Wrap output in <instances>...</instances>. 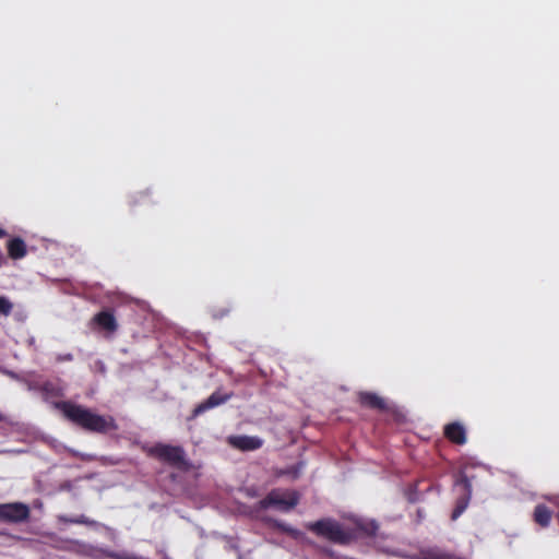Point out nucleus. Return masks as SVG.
<instances>
[{"label": "nucleus", "instance_id": "1", "mask_svg": "<svg viewBox=\"0 0 559 559\" xmlns=\"http://www.w3.org/2000/svg\"><path fill=\"white\" fill-rule=\"evenodd\" d=\"M55 407L63 417L81 429L93 433H108L119 429L116 419L111 415H99L83 405L71 401L56 402Z\"/></svg>", "mask_w": 559, "mask_h": 559}, {"label": "nucleus", "instance_id": "2", "mask_svg": "<svg viewBox=\"0 0 559 559\" xmlns=\"http://www.w3.org/2000/svg\"><path fill=\"white\" fill-rule=\"evenodd\" d=\"M307 527L317 535L334 543L345 544L350 539L349 534L343 531L342 527L332 520H321L310 523Z\"/></svg>", "mask_w": 559, "mask_h": 559}, {"label": "nucleus", "instance_id": "3", "mask_svg": "<svg viewBox=\"0 0 559 559\" xmlns=\"http://www.w3.org/2000/svg\"><path fill=\"white\" fill-rule=\"evenodd\" d=\"M299 501V493L294 490H273L261 501L263 508L277 507L282 511H290Z\"/></svg>", "mask_w": 559, "mask_h": 559}, {"label": "nucleus", "instance_id": "4", "mask_svg": "<svg viewBox=\"0 0 559 559\" xmlns=\"http://www.w3.org/2000/svg\"><path fill=\"white\" fill-rule=\"evenodd\" d=\"M357 402L364 408L377 411L380 413H383L384 409L388 408L389 404V402L384 397L370 391H359L357 393Z\"/></svg>", "mask_w": 559, "mask_h": 559}, {"label": "nucleus", "instance_id": "5", "mask_svg": "<svg viewBox=\"0 0 559 559\" xmlns=\"http://www.w3.org/2000/svg\"><path fill=\"white\" fill-rule=\"evenodd\" d=\"M228 444H230L236 450L247 452V451H255L260 449L263 444V440L259 437L254 436H229L227 438Z\"/></svg>", "mask_w": 559, "mask_h": 559}, {"label": "nucleus", "instance_id": "6", "mask_svg": "<svg viewBox=\"0 0 559 559\" xmlns=\"http://www.w3.org/2000/svg\"><path fill=\"white\" fill-rule=\"evenodd\" d=\"M233 397V393H221L219 391L213 392L205 401L198 404L192 411V416L198 417L204 412L219 406Z\"/></svg>", "mask_w": 559, "mask_h": 559}, {"label": "nucleus", "instance_id": "7", "mask_svg": "<svg viewBox=\"0 0 559 559\" xmlns=\"http://www.w3.org/2000/svg\"><path fill=\"white\" fill-rule=\"evenodd\" d=\"M443 436L448 441L456 445H463L467 442V431L460 421H452L443 427Z\"/></svg>", "mask_w": 559, "mask_h": 559}, {"label": "nucleus", "instance_id": "8", "mask_svg": "<svg viewBox=\"0 0 559 559\" xmlns=\"http://www.w3.org/2000/svg\"><path fill=\"white\" fill-rule=\"evenodd\" d=\"M29 510L23 503H9L0 506V518L13 522H20L28 516Z\"/></svg>", "mask_w": 559, "mask_h": 559}, {"label": "nucleus", "instance_id": "9", "mask_svg": "<svg viewBox=\"0 0 559 559\" xmlns=\"http://www.w3.org/2000/svg\"><path fill=\"white\" fill-rule=\"evenodd\" d=\"M29 389L38 391L46 401L63 396L62 388L53 381L35 382L29 385Z\"/></svg>", "mask_w": 559, "mask_h": 559}, {"label": "nucleus", "instance_id": "10", "mask_svg": "<svg viewBox=\"0 0 559 559\" xmlns=\"http://www.w3.org/2000/svg\"><path fill=\"white\" fill-rule=\"evenodd\" d=\"M93 322L102 330L110 333L116 332L118 329L117 320L110 310H103L96 313L93 318Z\"/></svg>", "mask_w": 559, "mask_h": 559}, {"label": "nucleus", "instance_id": "11", "mask_svg": "<svg viewBox=\"0 0 559 559\" xmlns=\"http://www.w3.org/2000/svg\"><path fill=\"white\" fill-rule=\"evenodd\" d=\"M7 248L9 257L13 260L22 259L27 253L25 241L19 237L9 240Z\"/></svg>", "mask_w": 559, "mask_h": 559}, {"label": "nucleus", "instance_id": "12", "mask_svg": "<svg viewBox=\"0 0 559 559\" xmlns=\"http://www.w3.org/2000/svg\"><path fill=\"white\" fill-rule=\"evenodd\" d=\"M382 414H384L386 421L396 424L397 426L403 425L406 421L404 413L390 403Z\"/></svg>", "mask_w": 559, "mask_h": 559}, {"label": "nucleus", "instance_id": "13", "mask_svg": "<svg viewBox=\"0 0 559 559\" xmlns=\"http://www.w3.org/2000/svg\"><path fill=\"white\" fill-rule=\"evenodd\" d=\"M534 520L540 526L546 527L551 520V512L543 504H538L534 511Z\"/></svg>", "mask_w": 559, "mask_h": 559}, {"label": "nucleus", "instance_id": "14", "mask_svg": "<svg viewBox=\"0 0 559 559\" xmlns=\"http://www.w3.org/2000/svg\"><path fill=\"white\" fill-rule=\"evenodd\" d=\"M148 454H182V450L180 447H171L168 444L158 443L152 448Z\"/></svg>", "mask_w": 559, "mask_h": 559}, {"label": "nucleus", "instance_id": "15", "mask_svg": "<svg viewBox=\"0 0 559 559\" xmlns=\"http://www.w3.org/2000/svg\"><path fill=\"white\" fill-rule=\"evenodd\" d=\"M58 521L63 522V523L85 524L88 526H97L98 525V523L96 521L90 520L88 518H86L84 515H80L76 518H68L66 515H59Z\"/></svg>", "mask_w": 559, "mask_h": 559}, {"label": "nucleus", "instance_id": "16", "mask_svg": "<svg viewBox=\"0 0 559 559\" xmlns=\"http://www.w3.org/2000/svg\"><path fill=\"white\" fill-rule=\"evenodd\" d=\"M13 310V304L5 296H0V317H9Z\"/></svg>", "mask_w": 559, "mask_h": 559}, {"label": "nucleus", "instance_id": "17", "mask_svg": "<svg viewBox=\"0 0 559 559\" xmlns=\"http://www.w3.org/2000/svg\"><path fill=\"white\" fill-rule=\"evenodd\" d=\"M468 502H469V495L467 497L461 499L457 502V504H456V507H455V509H454V511H453V513L451 515V519L453 521H455L465 511V509L468 506Z\"/></svg>", "mask_w": 559, "mask_h": 559}, {"label": "nucleus", "instance_id": "18", "mask_svg": "<svg viewBox=\"0 0 559 559\" xmlns=\"http://www.w3.org/2000/svg\"><path fill=\"white\" fill-rule=\"evenodd\" d=\"M300 468L301 466H295L286 472H283L282 474L283 475H289L292 477V479H295L298 477L299 473H300Z\"/></svg>", "mask_w": 559, "mask_h": 559}, {"label": "nucleus", "instance_id": "19", "mask_svg": "<svg viewBox=\"0 0 559 559\" xmlns=\"http://www.w3.org/2000/svg\"><path fill=\"white\" fill-rule=\"evenodd\" d=\"M73 360V355L68 353V354H63V355H59L57 357V361L59 362H62V361H72Z\"/></svg>", "mask_w": 559, "mask_h": 559}, {"label": "nucleus", "instance_id": "20", "mask_svg": "<svg viewBox=\"0 0 559 559\" xmlns=\"http://www.w3.org/2000/svg\"><path fill=\"white\" fill-rule=\"evenodd\" d=\"M362 530L367 533V534H374L376 530H377V525L374 523H370L368 524V526L366 527H362Z\"/></svg>", "mask_w": 559, "mask_h": 559}, {"label": "nucleus", "instance_id": "21", "mask_svg": "<svg viewBox=\"0 0 559 559\" xmlns=\"http://www.w3.org/2000/svg\"><path fill=\"white\" fill-rule=\"evenodd\" d=\"M170 463L173 464H178L181 460L182 456H177V455H174V456H165Z\"/></svg>", "mask_w": 559, "mask_h": 559}, {"label": "nucleus", "instance_id": "22", "mask_svg": "<svg viewBox=\"0 0 559 559\" xmlns=\"http://www.w3.org/2000/svg\"><path fill=\"white\" fill-rule=\"evenodd\" d=\"M278 527L285 532H288V533H292V534H295L297 535L298 533L296 531H294L293 528L286 526L285 524H277Z\"/></svg>", "mask_w": 559, "mask_h": 559}, {"label": "nucleus", "instance_id": "23", "mask_svg": "<svg viewBox=\"0 0 559 559\" xmlns=\"http://www.w3.org/2000/svg\"><path fill=\"white\" fill-rule=\"evenodd\" d=\"M425 559H445V556L440 554H430L429 557H426Z\"/></svg>", "mask_w": 559, "mask_h": 559}, {"label": "nucleus", "instance_id": "24", "mask_svg": "<svg viewBox=\"0 0 559 559\" xmlns=\"http://www.w3.org/2000/svg\"><path fill=\"white\" fill-rule=\"evenodd\" d=\"M0 423H5V424L10 423L9 416L1 411H0Z\"/></svg>", "mask_w": 559, "mask_h": 559}, {"label": "nucleus", "instance_id": "25", "mask_svg": "<svg viewBox=\"0 0 559 559\" xmlns=\"http://www.w3.org/2000/svg\"><path fill=\"white\" fill-rule=\"evenodd\" d=\"M7 236V231L2 228H0V238H3Z\"/></svg>", "mask_w": 559, "mask_h": 559}, {"label": "nucleus", "instance_id": "26", "mask_svg": "<svg viewBox=\"0 0 559 559\" xmlns=\"http://www.w3.org/2000/svg\"><path fill=\"white\" fill-rule=\"evenodd\" d=\"M550 501H554L559 504V498H548Z\"/></svg>", "mask_w": 559, "mask_h": 559}]
</instances>
